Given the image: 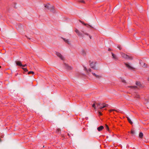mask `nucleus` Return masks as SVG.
Returning <instances> with one entry per match:
<instances>
[{"instance_id": "ea45409f", "label": "nucleus", "mask_w": 149, "mask_h": 149, "mask_svg": "<svg viewBox=\"0 0 149 149\" xmlns=\"http://www.w3.org/2000/svg\"><path fill=\"white\" fill-rule=\"evenodd\" d=\"M148 81H149V77L148 78Z\"/></svg>"}, {"instance_id": "f257e3e1", "label": "nucleus", "mask_w": 149, "mask_h": 149, "mask_svg": "<svg viewBox=\"0 0 149 149\" xmlns=\"http://www.w3.org/2000/svg\"><path fill=\"white\" fill-rule=\"evenodd\" d=\"M98 109H101L105 107H107L108 106V104L105 103H101L100 102L96 103Z\"/></svg>"}, {"instance_id": "79ce46f5", "label": "nucleus", "mask_w": 149, "mask_h": 149, "mask_svg": "<svg viewBox=\"0 0 149 149\" xmlns=\"http://www.w3.org/2000/svg\"><path fill=\"white\" fill-rule=\"evenodd\" d=\"M1 68V66H0V68Z\"/></svg>"}, {"instance_id": "f03ea898", "label": "nucleus", "mask_w": 149, "mask_h": 149, "mask_svg": "<svg viewBox=\"0 0 149 149\" xmlns=\"http://www.w3.org/2000/svg\"><path fill=\"white\" fill-rule=\"evenodd\" d=\"M75 31L76 32V33H77V35L79 37H81L82 38L84 37V34L88 36L89 34L88 33H85L83 31H81V32L79 31V30H78L77 29H76Z\"/></svg>"}, {"instance_id": "9d476101", "label": "nucleus", "mask_w": 149, "mask_h": 149, "mask_svg": "<svg viewBox=\"0 0 149 149\" xmlns=\"http://www.w3.org/2000/svg\"><path fill=\"white\" fill-rule=\"evenodd\" d=\"M63 39L64 40V41L66 43L70 44V42L69 41V40L68 39H66L65 38H63Z\"/></svg>"}, {"instance_id": "393cba45", "label": "nucleus", "mask_w": 149, "mask_h": 149, "mask_svg": "<svg viewBox=\"0 0 149 149\" xmlns=\"http://www.w3.org/2000/svg\"><path fill=\"white\" fill-rule=\"evenodd\" d=\"M116 111L117 112H118L117 110H116L114 109H111L109 110V111H110V112H111V111Z\"/></svg>"}, {"instance_id": "6e6552de", "label": "nucleus", "mask_w": 149, "mask_h": 149, "mask_svg": "<svg viewBox=\"0 0 149 149\" xmlns=\"http://www.w3.org/2000/svg\"><path fill=\"white\" fill-rule=\"evenodd\" d=\"M15 63H16L17 65H18V66H22V65L20 61H16Z\"/></svg>"}, {"instance_id": "7ed1b4c3", "label": "nucleus", "mask_w": 149, "mask_h": 149, "mask_svg": "<svg viewBox=\"0 0 149 149\" xmlns=\"http://www.w3.org/2000/svg\"><path fill=\"white\" fill-rule=\"evenodd\" d=\"M120 54L122 58L126 60H132L133 59V58L132 57L129 56L127 54L122 52H120Z\"/></svg>"}, {"instance_id": "72a5a7b5", "label": "nucleus", "mask_w": 149, "mask_h": 149, "mask_svg": "<svg viewBox=\"0 0 149 149\" xmlns=\"http://www.w3.org/2000/svg\"><path fill=\"white\" fill-rule=\"evenodd\" d=\"M99 115H102V114L100 112H99Z\"/></svg>"}, {"instance_id": "f8f14e48", "label": "nucleus", "mask_w": 149, "mask_h": 149, "mask_svg": "<svg viewBox=\"0 0 149 149\" xmlns=\"http://www.w3.org/2000/svg\"><path fill=\"white\" fill-rule=\"evenodd\" d=\"M54 7L52 6L51 5L49 7V10H50L52 12H53L54 10Z\"/></svg>"}, {"instance_id": "473e14b6", "label": "nucleus", "mask_w": 149, "mask_h": 149, "mask_svg": "<svg viewBox=\"0 0 149 149\" xmlns=\"http://www.w3.org/2000/svg\"><path fill=\"white\" fill-rule=\"evenodd\" d=\"M92 74L95 77V76L96 75V74L94 73H92Z\"/></svg>"}, {"instance_id": "7c9ffc66", "label": "nucleus", "mask_w": 149, "mask_h": 149, "mask_svg": "<svg viewBox=\"0 0 149 149\" xmlns=\"http://www.w3.org/2000/svg\"><path fill=\"white\" fill-rule=\"evenodd\" d=\"M26 66H27L26 64H25V65H22V67H24Z\"/></svg>"}, {"instance_id": "5701e85b", "label": "nucleus", "mask_w": 149, "mask_h": 149, "mask_svg": "<svg viewBox=\"0 0 149 149\" xmlns=\"http://www.w3.org/2000/svg\"><path fill=\"white\" fill-rule=\"evenodd\" d=\"M22 69L24 70L25 72H27L28 71V70L26 68H22Z\"/></svg>"}, {"instance_id": "a19ab883", "label": "nucleus", "mask_w": 149, "mask_h": 149, "mask_svg": "<svg viewBox=\"0 0 149 149\" xmlns=\"http://www.w3.org/2000/svg\"><path fill=\"white\" fill-rule=\"evenodd\" d=\"M1 139L0 138V142H1Z\"/></svg>"}, {"instance_id": "cd10ccee", "label": "nucleus", "mask_w": 149, "mask_h": 149, "mask_svg": "<svg viewBox=\"0 0 149 149\" xmlns=\"http://www.w3.org/2000/svg\"><path fill=\"white\" fill-rule=\"evenodd\" d=\"M143 67H146V63H143Z\"/></svg>"}, {"instance_id": "a211bd4d", "label": "nucleus", "mask_w": 149, "mask_h": 149, "mask_svg": "<svg viewBox=\"0 0 149 149\" xmlns=\"http://www.w3.org/2000/svg\"><path fill=\"white\" fill-rule=\"evenodd\" d=\"M82 54L84 56H85L86 54V53L85 52L84 50H82L81 51Z\"/></svg>"}, {"instance_id": "20e7f679", "label": "nucleus", "mask_w": 149, "mask_h": 149, "mask_svg": "<svg viewBox=\"0 0 149 149\" xmlns=\"http://www.w3.org/2000/svg\"><path fill=\"white\" fill-rule=\"evenodd\" d=\"M91 62V61H90V65L91 68L94 70H97V68L96 67V66L97 64V62Z\"/></svg>"}, {"instance_id": "a878e982", "label": "nucleus", "mask_w": 149, "mask_h": 149, "mask_svg": "<svg viewBox=\"0 0 149 149\" xmlns=\"http://www.w3.org/2000/svg\"><path fill=\"white\" fill-rule=\"evenodd\" d=\"M79 2H81V3H85V1H84L82 0L79 1Z\"/></svg>"}, {"instance_id": "c756f323", "label": "nucleus", "mask_w": 149, "mask_h": 149, "mask_svg": "<svg viewBox=\"0 0 149 149\" xmlns=\"http://www.w3.org/2000/svg\"><path fill=\"white\" fill-rule=\"evenodd\" d=\"M88 72L89 71L90 72H91V69L90 68H89L88 70Z\"/></svg>"}, {"instance_id": "58836bf2", "label": "nucleus", "mask_w": 149, "mask_h": 149, "mask_svg": "<svg viewBox=\"0 0 149 149\" xmlns=\"http://www.w3.org/2000/svg\"><path fill=\"white\" fill-rule=\"evenodd\" d=\"M89 26H91V27H92V28H93V27H92V26H91L90 25H89Z\"/></svg>"}, {"instance_id": "6ab92c4d", "label": "nucleus", "mask_w": 149, "mask_h": 149, "mask_svg": "<svg viewBox=\"0 0 149 149\" xmlns=\"http://www.w3.org/2000/svg\"><path fill=\"white\" fill-rule=\"evenodd\" d=\"M131 133L132 134V136H134V135L135 134V132L133 130H131Z\"/></svg>"}, {"instance_id": "c9c22d12", "label": "nucleus", "mask_w": 149, "mask_h": 149, "mask_svg": "<svg viewBox=\"0 0 149 149\" xmlns=\"http://www.w3.org/2000/svg\"><path fill=\"white\" fill-rule=\"evenodd\" d=\"M122 82H125V81L124 80H122Z\"/></svg>"}, {"instance_id": "4c0bfd02", "label": "nucleus", "mask_w": 149, "mask_h": 149, "mask_svg": "<svg viewBox=\"0 0 149 149\" xmlns=\"http://www.w3.org/2000/svg\"><path fill=\"white\" fill-rule=\"evenodd\" d=\"M108 50H109V51H111V49H109H109H108Z\"/></svg>"}, {"instance_id": "ddd939ff", "label": "nucleus", "mask_w": 149, "mask_h": 149, "mask_svg": "<svg viewBox=\"0 0 149 149\" xmlns=\"http://www.w3.org/2000/svg\"><path fill=\"white\" fill-rule=\"evenodd\" d=\"M128 87L129 88H130L132 89H134L138 88V87L137 86H128Z\"/></svg>"}, {"instance_id": "e433bc0d", "label": "nucleus", "mask_w": 149, "mask_h": 149, "mask_svg": "<svg viewBox=\"0 0 149 149\" xmlns=\"http://www.w3.org/2000/svg\"><path fill=\"white\" fill-rule=\"evenodd\" d=\"M89 36V37L90 38V39H91L92 38V36Z\"/></svg>"}, {"instance_id": "423d86ee", "label": "nucleus", "mask_w": 149, "mask_h": 149, "mask_svg": "<svg viewBox=\"0 0 149 149\" xmlns=\"http://www.w3.org/2000/svg\"><path fill=\"white\" fill-rule=\"evenodd\" d=\"M56 54L61 59H63V57L61 54L58 52H56Z\"/></svg>"}, {"instance_id": "f3484780", "label": "nucleus", "mask_w": 149, "mask_h": 149, "mask_svg": "<svg viewBox=\"0 0 149 149\" xmlns=\"http://www.w3.org/2000/svg\"><path fill=\"white\" fill-rule=\"evenodd\" d=\"M136 85H137L138 86H139V87H141V85L140 84V83L139 82H136Z\"/></svg>"}, {"instance_id": "412c9836", "label": "nucleus", "mask_w": 149, "mask_h": 149, "mask_svg": "<svg viewBox=\"0 0 149 149\" xmlns=\"http://www.w3.org/2000/svg\"><path fill=\"white\" fill-rule=\"evenodd\" d=\"M95 77L96 78H100L101 77V76H100L99 75H97V74H96V75L95 76Z\"/></svg>"}, {"instance_id": "dca6fc26", "label": "nucleus", "mask_w": 149, "mask_h": 149, "mask_svg": "<svg viewBox=\"0 0 149 149\" xmlns=\"http://www.w3.org/2000/svg\"><path fill=\"white\" fill-rule=\"evenodd\" d=\"M127 118V120L128 121L129 123L131 124H132L133 123L131 121V120L130 119V118L128 117H126Z\"/></svg>"}, {"instance_id": "f704fd0d", "label": "nucleus", "mask_w": 149, "mask_h": 149, "mask_svg": "<svg viewBox=\"0 0 149 149\" xmlns=\"http://www.w3.org/2000/svg\"><path fill=\"white\" fill-rule=\"evenodd\" d=\"M118 48L120 50H121V48L120 46L118 47Z\"/></svg>"}, {"instance_id": "b1692460", "label": "nucleus", "mask_w": 149, "mask_h": 149, "mask_svg": "<svg viewBox=\"0 0 149 149\" xmlns=\"http://www.w3.org/2000/svg\"><path fill=\"white\" fill-rule=\"evenodd\" d=\"M34 74V72L33 71H29V72H28V74Z\"/></svg>"}, {"instance_id": "2f4dec72", "label": "nucleus", "mask_w": 149, "mask_h": 149, "mask_svg": "<svg viewBox=\"0 0 149 149\" xmlns=\"http://www.w3.org/2000/svg\"><path fill=\"white\" fill-rule=\"evenodd\" d=\"M85 69L87 72H88V70H87V69L86 68H85Z\"/></svg>"}, {"instance_id": "4be33fe9", "label": "nucleus", "mask_w": 149, "mask_h": 149, "mask_svg": "<svg viewBox=\"0 0 149 149\" xmlns=\"http://www.w3.org/2000/svg\"><path fill=\"white\" fill-rule=\"evenodd\" d=\"M105 126L107 130L108 131H109V129L108 126L107 124H105Z\"/></svg>"}, {"instance_id": "2eb2a0df", "label": "nucleus", "mask_w": 149, "mask_h": 149, "mask_svg": "<svg viewBox=\"0 0 149 149\" xmlns=\"http://www.w3.org/2000/svg\"><path fill=\"white\" fill-rule=\"evenodd\" d=\"M51 5H50L49 4H46L45 5V7L48 9L49 10V7Z\"/></svg>"}, {"instance_id": "bb28decb", "label": "nucleus", "mask_w": 149, "mask_h": 149, "mask_svg": "<svg viewBox=\"0 0 149 149\" xmlns=\"http://www.w3.org/2000/svg\"><path fill=\"white\" fill-rule=\"evenodd\" d=\"M60 132V130L59 129H57L56 132L59 133V132Z\"/></svg>"}, {"instance_id": "1a4fd4ad", "label": "nucleus", "mask_w": 149, "mask_h": 149, "mask_svg": "<svg viewBox=\"0 0 149 149\" xmlns=\"http://www.w3.org/2000/svg\"><path fill=\"white\" fill-rule=\"evenodd\" d=\"M104 129V127L102 126H101L97 128V130L99 131H100Z\"/></svg>"}, {"instance_id": "0eeeda50", "label": "nucleus", "mask_w": 149, "mask_h": 149, "mask_svg": "<svg viewBox=\"0 0 149 149\" xmlns=\"http://www.w3.org/2000/svg\"><path fill=\"white\" fill-rule=\"evenodd\" d=\"M65 67L66 69L68 70H70L72 69V67L66 64H65Z\"/></svg>"}, {"instance_id": "c85d7f7f", "label": "nucleus", "mask_w": 149, "mask_h": 149, "mask_svg": "<svg viewBox=\"0 0 149 149\" xmlns=\"http://www.w3.org/2000/svg\"><path fill=\"white\" fill-rule=\"evenodd\" d=\"M80 22L83 24H84V25H87L88 24H85V23H84L82 22L81 21Z\"/></svg>"}, {"instance_id": "9b49d317", "label": "nucleus", "mask_w": 149, "mask_h": 149, "mask_svg": "<svg viewBox=\"0 0 149 149\" xmlns=\"http://www.w3.org/2000/svg\"><path fill=\"white\" fill-rule=\"evenodd\" d=\"M111 54L112 58H113L115 60H117L118 59L117 56L115 54H114L113 53H111Z\"/></svg>"}, {"instance_id": "aec40b11", "label": "nucleus", "mask_w": 149, "mask_h": 149, "mask_svg": "<svg viewBox=\"0 0 149 149\" xmlns=\"http://www.w3.org/2000/svg\"><path fill=\"white\" fill-rule=\"evenodd\" d=\"M96 103H94L93 105H92V107H93V108H94L95 109H96V107L95 106V105L96 104Z\"/></svg>"}, {"instance_id": "39448f33", "label": "nucleus", "mask_w": 149, "mask_h": 149, "mask_svg": "<svg viewBox=\"0 0 149 149\" xmlns=\"http://www.w3.org/2000/svg\"><path fill=\"white\" fill-rule=\"evenodd\" d=\"M124 64L126 67L129 69L133 70L134 69V68L132 66V64L130 63H125Z\"/></svg>"}, {"instance_id": "4468645a", "label": "nucleus", "mask_w": 149, "mask_h": 149, "mask_svg": "<svg viewBox=\"0 0 149 149\" xmlns=\"http://www.w3.org/2000/svg\"><path fill=\"white\" fill-rule=\"evenodd\" d=\"M143 133L141 132H140L139 134V137L141 138H142L143 137Z\"/></svg>"}]
</instances>
